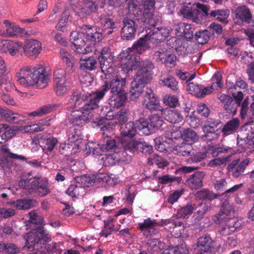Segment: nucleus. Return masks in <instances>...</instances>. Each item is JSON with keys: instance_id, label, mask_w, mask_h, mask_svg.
I'll list each match as a JSON object with an SVG mask.
<instances>
[{"instance_id": "f257e3e1", "label": "nucleus", "mask_w": 254, "mask_h": 254, "mask_svg": "<svg viewBox=\"0 0 254 254\" xmlns=\"http://www.w3.org/2000/svg\"><path fill=\"white\" fill-rule=\"evenodd\" d=\"M120 56L121 66L125 73H128L138 66L134 79L146 85L151 81L154 68V65L151 61L146 59L141 61L139 55L128 52H123Z\"/></svg>"}, {"instance_id": "f03ea898", "label": "nucleus", "mask_w": 254, "mask_h": 254, "mask_svg": "<svg viewBox=\"0 0 254 254\" xmlns=\"http://www.w3.org/2000/svg\"><path fill=\"white\" fill-rule=\"evenodd\" d=\"M28 214L29 222L38 226L24 236L26 244L30 251L39 250L42 248L43 245L51 241V236L44 229L43 226L46 225V223L42 214L37 210H32Z\"/></svg>"}, {"instance_id": "7ed1b4c3", "label": "nucleus", "mask_w": 254, "mask_h": 254, "mask_svg": "<svg viewBox=\"0 0 254 254\" xmlns=\"http://www.w3.org/2000/svg\"><path fill=\"white\" fill-rule=\"evenodd\" d=\"M45 67L42 64L35 66H25L16 72V77L18 83L24 87L36 86L39 88L45 87L49 78L46 74Z\"/></svg>"}, {"instance_id": "20e7f679", "label": "nucleus", "mask_w": 254, "mask_h": 254, "mask_svg": "<svg viewBox=\"0 0 254 254\" xmlns=\"http://www.w3.org/2000/svg\"><path fill=\"white\" fill-rule=\"evenodd\" d=\"M104 95L100 88L91 93H86L84 104L79 110L72 112L69 117L70 122L78 125L89 122L93 118V111L99 107V102Z\"/></svg>"}, {"instance_id": "39448f33", "label": "nucleus", "mask_w": 254, "mask_h": 254, "mask_svg": "<svg viewBox=\"0 0 254 254\" xmlns=\"http://www.w3.org/2000/svg\"><path fill=\"white\" fill-rule=\"evenodd\" d=\"M127 2L128 11L135 19L143 23L154 25L155 0H145L143 11L142 0H127Z\"/></svg>"}, {"instance_id": "423d86ee", "label": "nucleus", "mask_w": 254, "mask_h": 254, "mask_svg": "<svg viewBox=\"0 0 254 254\" xmlns=\"http://www.w3.org/2000/svg\"><path fill=\"white\" fill-rule=\"evenodd\" d=\"M20 188L25 189L29 194H35L41 197H45L52 191L47 179H41L39 176H32L21 179L18 182Z\"/></svg>"}, {"instance_id": "0eeeda50", "label": "nucleus", "mask_w": 254, "mask_h": 254, "mask_svg": "<svg viewBox=\"0 0 254 254\" xmlns=\"http://www.w3.org/2000/svg\"><path fill=\"white\" fill-rule=\"evenodd\" d=\"M101 71L105 74L106 79H111L113 74H116V65L114 56L108 47H104L98 57Z\"/></svg>"}, {"instance_id": "6e6552de", "label": "nucleus", "mask_w": 254, "mask_h": 254, "mask_svg": "<svg viewBox=\"0 0 254 254\" xmlns=\"http://www.w3.org/2000/svg\"><path fill=\"white\" fill-rule=\"evenodd\" d=\"M121 145L122 147L120 149L127 155H128V153L133 154L135 152H140L145 155H150L153 151L152 145L148 144L145 142L141 141L140 140H124L122 141Z\"/></svg>"}, {"instance_id": "1a4fd4ad", "label": "nucleus", "mask_w": 254, "mask_h": 254, "mask_svg": "<svg viewBox=\"0 0 254 254\" xmlns=\"http://www.w3.org/2000/svg\"><path fill=\"white\" fill-rule=\"evenodd\" d=\"M112 77H113L112 80L106 81L104 84L100 87L104 95L109 90L111 93H127L126 78L123 77L119 74H113Z\"/></svg>"}, {"instance_id": "9d476101", "label": "nucleus", "mask_w": 254, "mask_h": 254, "mask_svg": "<svg viewBox=\"0 0 254 254\" xmlns=\"http://www.w3.org/2000/svg\"><path fill=\"white\" fill-rule=\"evenodd\" d=\"M111 126L109 123L101 127V130L104 132L98 145L100 146V150L102 152L113 151L118 152L117 149L119 148V145L117 144L116 140L109 136L107 132H105V131L108 132Z\"/></svg>"}, {"instance_id": "9b49d317", "label": "nucleus", "mask_w": 254, "mask_h": 254, "mask_svg": "<svg viewBox=\"0 0 254 254\" xmlns=\"http://www.w3.org/2000/svg\"><path fill=\"white\" fill-rule=\"evenodd\" d=\"M131 19L127 17L123 19V26L121 29V34L123 40H130L134 38L136 29L138 27L137 20Z\"/></svg>"}, {"instance_id": "f8f14e48", "label": "nucleus", "mask_w": 254, "mask_h": 254, "mask_svg": "<svg viewBox=\"0 0 254 254\" xmlns=\"http://www.w3.org/2000/svg\"><path fill=\"white\" fill-rule=\"evenodd\" d=\"M253 14L250 8L246 5H242L236 8L234 12V20L238 25H243L244 23L250 24Z\"/></svg>"}, {"instance_id": "ddd939ff", "label": "nucleus", "mask_w": 254, "mask_h": 254, "mask_svg": "<svg viewBox=\"0 0 254 254\" xmlns=\"http://www.w3.org/2000/svg\"><path fill=\"white\" fill-rule=\"evenodd\" d=\"M70 41L72 44V50L77 54H86L91 52V49L88 46H86L85 40L80 36L77 31H72L70 33Z\"/></svg>"}, {"instance_id": "4468645a", "label": "nucleus", "mask_w": 254, "mask_h": 254, "mask_svg": "<svg viewBox=\"0 0 254 254\" xmlns=\"http://www.w3.org/2000/svg\"><path fill=\"white\" fill-rule=\"evenodd\" d=\"M250 158H247L240 162V159H235L230 163L227 167V172L234 178H238L244 172L250 162Z\"/></svg>"}, {"instance_id": "2eb2a0df", "label": "nucleus", "mask_w": 254, "mask_h": 254, "mask_svg": "<svg viewBox=\"0 0 254 254\" xmlns=\"http://www.w3.org/2000/svg\"><path fill=\"white\" fill-rule=\"evenodd\" d=\"M142 103L145 109L150 111L159 110V101L150 88H146Z\"/></svg>"}, {"instance_id": "dca6fc26", "label": "nucleus", "mask_w": 254, "mask_h": 254, "mask_svg": "<svg viewBox=\"0 0 254 254\" xmlns=\"http://www.w3.org/2000/svg\"><path fill=\"white\" fill-rule=\"evenodd\" d=\"M205 176L204 171H196L188 177L185 184L191 190H198L203 186V180Z\"/></svg>"}, {"instance_id": "f3484780", "label": "nucleus", "mask_w": 254, "mask_h": 254, "mask_svg": "<svg viewBox=\"0 0 254 254\" xmlns=\"http://www.w3.org/2000/svg\"><path fill=\"white\" fill-rule=\"evenodd\" d=\"M42 50L41 43L35 39H30L23 46V50L25 55L33 59L36 58Z\"/></svg>"}, {"instance_id": "a211bd4d", "label": "nucleus", "mask_w": 254, "mask_h": 254, "mask_svg": "<svg viewBox=\"0 0 254 254\" xmlns=\"http://www.w3.org/2000/svg\"><path fill=\"white\" fill-rule=\"evenodd\" d=\"M242 227L241 221L236 218H231L225 225L220 226L219 232L223 236H227L239 231Z\"/></svg>"}, {"instance_id": "6ab92c4d", "label": "nucleus", "mask_w": 254, "mask_h": 254, "mask_svg": "<svg viewBox=\"0 0 254 254\" xmlns=\"http://www.w3.org/2000/svg\"><path fill=\"white\" fill-rule=\"evenodd\" d=\"M218 99L226 113L229 116H234L236 114L238 107V104L234 102V99L230 95L222 94L218 95Z\"/></svg>"}, {"instance_id": "aec40b11", "label": "nucleus", "mask_w": 254, "mask_h": 254, "mask_svg": "<svg viewBox=\"0 0 254 254\" xmlns=\"http://www.w3.org/2000/svg\"><path fill=\"white\" fill-rule=\"evenodd\" d=\"M213 243L210 236L203 235L197 239L195 250L199 254L210 253L213 249Z\"/></svg>"}, {"instance_id": "412c9836", "label": "nucleus", "mask_w": 254, "mask_h": 254, "mask_svg": "<svg viewBox=\"0 0 254 254\" xmlns=\"http://www.w3.org/2000/svg\"><path fill=\"white\" fill-rule=\"evenodd\" d=\"M0 50L5 53H8L12 56H14L19 53L20 51L23 50V45L19 41L2 40L0 42Z\"/></svg>"}, {"instance_id": "4be33fe9", "label": "nucleus", "mask_w": 254, "mask_h": 254, "mask_svg": "<svg viewBox=\"0 0 254 254\" xmlns=\"http://www.w3.org/2000/svg\"><path fill=\"white\" fill-rule=\"evenodd\" d=\"M81 28L85 38L92 42H99L106 36L104 32L98 31L97 28L90 25L84 24Z\"/></svg>"}, {"instance_id": "5701e85b", "label": "nucleus", "mask_w": 254, "mask_h": 254, "mask_svg": "<svg viewBox=\"0 0 254 254\" xmlns=\"http://www.w3.org/2000/svg\"><path fill=\"white\" fill-rule=\"evenodd\" d=\"M181 13L185 18L191 19L194 22L198 23L200 21L198 17L200 11L196 8L195 2L185 4L181 10Z\"/></svg>"}, {"instance_id": "b1692460", "label": "nucleus", "mask_w": 254, "mask_h": 254, "mask_svg": "<svg viewBox=\"0 0 254 254\" xmlns=\"http://www.w3.org/2000/svg\"><path fill=\"white\" fill-rule=\"evenodd\" d=\"M150 41V36L148 34H145L143 37L140 38L132 46V51L131 49L128 48L127 51L123 52H128L130 54H134L139 55L138 54H141L143 52L149 48L148 41Z\"/></svg>"}, {"instance_id": "393cba45", "label": "nucleus", "mask_w": 254, "mask_h": 254, "mask_svg": "<svg viewBox=\"0 0 254 254\" xmlns=\"http://www.w3.org/2000/svg\"><path fill=\"white\" fill-rule=\"evenodd\" d=\"M60 55L62 60L66 64V69L73 72L78 63L77 60L64 49L60 50Z\"/></svg>"}, {"instance_id": "a878e982", "label": "nucleus", "mask_w": 254, "mask_h": 254, "mask_svg": "<svg viewBox=\"0 0 254 254\" xmlns=\"http://www.w3.org/2000/svg\"><path fill=\"white\" fill-rule=\"evenodd\" d=\"M98 9V5L91 0H84L82 7L75 11L76 14L81 18H84L95 13Z\"/></svg>"}, {"instance_id": "bb28decb", "label": "nucleus", "mask_w": 254, "mask_h": 254, "mask_svg": "<svg viewBox=\"0 0 254 254\" xmlns=\"http://www.w3.org/2000/svg\"><path fill=\"white\" fill-rule=\"evenodd\" d=\"M169 30L165 27L155 28L153 33L149 35L150 41L154 44L163 41L169 36Z\"/></svg>"}, {"instance_id": "cd10ccee", "label": "nucleus", "mask_w": 254, "mask_h": 254, "mask_svg": "<svg viewBox=\"0 0 254 254\" xmlns=\"http://www.w3.org/2000/svg\"><path fill=\"white\" fill-rule=\"evenodd\" d=\"M109 99V104L113 108H119L125 105L127 100V93H111Z\"/></svg>"}, {"instance_id": "c85d7f7f", "label": "nucleus", "mask_w": 254, "mask_h": 254, "mask_svg": "<svg viewBox=\"0 0 254 254\" xmlns=\"http://www.w3.org/2000/svg\"><path fill=\"white\" fill-rule=\"evenodd\" d=\"M79 63L81 69L89 71L95 70L98 64L97 61L94 57L85 55L81 56Z\"/></svg>"}, {"instance_id": "c756f323", "label": "nucleus", "mask_w": 254, "mask_h": 254, "mask_svg": "<svg viewBox=\"0 0 254 254\" xmlns=\"http://www.w3.org/2000/svg\"><path fill=\"white\" fill-rule=\"evenodd\" d=\"M180 133L183 142L190 145L196 142L199 139V136L197 133L191 128H184Z\"/></svg>"}, {"instance_id": "7c9ffc66", "label": "nucleus", "mask_w": 254, "mask_h": 254, "mask_svg": "<svg viewBox=\"0 0 254 254\" xmlns=\"http://www.w3.org/2000/svg\"><path fill=\"white\" fill-rule=\"evenodd\" d=\"M0 116L1 119L9 123L18 124L21 120L20 115L14 113L7 108L0 106Z\"/></svg>"}, {"instance_id": "2f4dec72", "label": "nucleus", "mask_w": 254, "mask_h": 254, "mask_svg": "<svg viewBox=\"0 0 254 254\" xmlns=\"http://www.w3.org/2000/svg\"><path fill=\"white\" fill-rule=\"evenodd\" d=\"M146 84L137 82L134 79L131 83V87L129 90L130 98L131 100L137 99L145 91L144 87Z\"/></svg>"}, {"instance_id": "473e14b6", "label": "nucleus", "mask_w": 254, "mask_h": 254, "mask_svg": "<svg viewBox=\"0 0 254 254\" xmlns=\"http://www.w3.org/2000/svg\"><path fill=\"white\" fill-rule=\"evenodd\" d=\"M102 31L104 35H109L117 28L114 19L110 16H105L101 19Z\"/></svg>"}, {"instance_id": "72a5a7b5", "label": "nucleus", "mask_w": 254, "mask_h": 254, "mask_svg": "<svg viewBox=\"0 0 254 254\" xmlns=\"http://www.w3.org/2000/svg\"><path fill=\"white\" fill-rule=\"evenodd\" d=\"M218 196V194L207 189L197 191L194 195L195 198L197 200L211 202L212 200L217 198Z\"/></svg>"}, {"instance_id": "f704fd0d", "label": "nucleus", "mask_w": 254, "mask_h": 254, "mask_svg": "<svg viewBox=\"0 0 254 254\" xmlns=\"http://www.w3.org/2000/svg\"><path fill=\"white\" fill-rule=\"evenodd\" d=\"M72 125L69 127L68 130L67 131V135L68 136V141L71 143L75 142L80 139L81 136V132L79 129L78 125L73 124L69 120ZM82 125V124H81ZM81 126V125H80Z\"/></svg>"}, {"instance_id": "c9c22d12", "label": "nucleus", "mask_w": 254, "mask_h": 254, "mask_svg": "<svg viewBox=\"0 0 254 254\" xmlns=\"http://www.w3.org/2000/svg\"><path fill=\"white\" fill-rule=\"evenodd\" d=\"M194 206L195 214L199 219H202L204 215L212 208V203L210 201L200 202L196 206L195 205Z\"/></svg>"}, {"instance_id": "e433bc0d", "label": "nucleus", "mask_w": 254, "mask_h": 254, "mask_svg": "<svg viewBox=\"0 0 254 254\" xmlns=\"http://www.w3.org/2000/svg\"><path fill=\"white\" fill-rule=\"evenodd\" d=\"M85 99L86 93L83 94L76 90H73L70 96L69 102L71 104V106L77 107L83 103L84 104Z\"/></svg>"}, {"instance_id": "4c0bfd02", "label": "nucleus", "mask_w": 254, "mask_h": 254, "mask_svg": "<svg viewBox=\"0 0 254 254\" xmlns=\"http://www.w3.org/2000/svg\"><path fill=\"white\" fill-rule=\"evenodd\" d=\"M3 23L6 26V32L8 36L14 37L21 35L23 33V29L11 23L9 20H4Z\"/></svg>"}, {"instance_id": "58836bf2", "label": "nucleus", "mask_w": 254, "mask_h": 254, "mask_svg": "<svg viewBox=\"0 0 254 254\" xmlns=\"http://www.w3.org/2000/svg\"><path fill=\"white\" fill-rule=\"evenodd\" d=\"M121 134L123 136H127L132 138L136 132L134 123L129 122L127 124L121 125L120 127Z\"/></svg>"}, {"instance_id": "ea45409f", "label": "nucleus", "mask_w": 254, "mask_h": 254, "mask_svg": "<svg viewBox=\"0 0 254 254\" xmlns=\"http://www.w3.org/2000/svg\"><path fill=\"white\" fill-rule=\"evenodd\" d=\"M138 225L137 228L142 232H144V235L146 231H147L148 234L146 237H148L150 233L149 230L153 229L155 226H159V224L155 219L151 220L150 218H148L144 219L143 222L139 223Z\"/></svg>"}, {"instance_id": "a19ab883", "label": "nucleus", "mask_w": 254, "mask_h": 254, "mask_svg": "<svg viewBox=\"0 0 254 254\" xmlns=\"http://www.w3.org/2000/svg\"><path fill=\"white\" fill-rule=\"evenodd\" d=\"M165 118L170 123L176 124L182 121L183 116L180 111L173 109L167 111V114H165Z\"/></svg>"}, {"instance_id": "79ce46f5", "label": "nucleus", "mask_w": 254, "mask_h": 254, "mask_svg": "<svg viewBox=\"0 0 254 254\" xmlns=\"http://www.w3.org/2000/svg\"><path fill=\"white\" fill-rule=\"evenodd\" d=\"M57 143L58 140L56 137L50 136L42 139L41 147L45 153L48 154L53 150Z\"/></svg>"}, {"instance_id": "37998d69", "label": "nucleus", "mask_w": 254, "mask_h": 254, "mask_svg": "<svg viewBox=\"0 0 254 254\" xmlns=\"http://www.w3.org/2000/svg\"><path fill=\"white\" fill-rule=\"evenodd\" d=\"M18 252L19 249L15 244L0 242L1 254H17Z\"/></svg>"}, {"instance_id": "c03bdc74", "label": "nucleus", "mask_w": 254, "mask_h": 254, "mask_svg": "<svg viewBox=\"0 0 254 254\" xmlns=\"http://www.w3.org/2000/svg\"><path fill=\"white\" fill-rule=\"evenodd\" d=\"M239 125V120L238 118H234L227 123L222 128V131L225 135H228L236 130Z\"/></svg>"}, {"instance_id": "a18cd8bd", "label": "nucleus", "mask_w": 254, "mask_h": 254, "mask_svg": "<svg viewBox=\"0 0 254 254\" xmlns=\"http://www.w3.org/2000/svg\"><path fill=\"white\" fill-rule=\"evenodd\" d=\"M15 131L7 124H0V134L4 140H7L13 136L15 134Z\"/></svg>"}, {"instance_id": "49530a36", "label": "nucleus", "mask_w": 254, "mask_h": 254, "mask_svg": "<svg viewBox=\"0 0 254 254\" xmlns=\"http://www.w3.org/2000/svg\"><path fill=\"white\" fill-rule=\"evenodd\" d=\"M54 89L56 94L58 96H62L67 94L69 90L66 81H60L54 82Z\"/></svg>"}, {"instance_id": "de8ad7c7", "label": "nucleus", "mask_w": 254, "mask_h": 254, "mask_svg": "<svg viewBox=\"0 0 254 254\" xmlns=\"http://www.w3.org/2000/svg\"><path fill=\"white\" fill-rule=\"evenodd\" d=\"M211 34L209 30H200L195 33L194 38L198 44L203 45L209 41Z\"/></svg>"}, {"instance_id": "09e8293b", "label": "nucleus", "mask_w": 254, "mask_h": 254, "mask_svg": "<svg viewBox=\"0 0 254 254\" xmlns=\"http://www.w3.org/2000/svg\"><path fill=\"white\" fill-rule=\"evenodd\" d=\"M4 152H8V154L6 155L7 157L10 158L11 159L24 161L33 167L40 166V163L37 160L34 159L32 161H28L27 159L24 156L9 152L8 149H5Z\"/></svg>"}, {"instance_id": "8fccbe9b", "label": "nucleus", "mask_w": 254, "mask_h": 254, "mask_svg": "<svg viewBox=\"0 0 254 254\" xmlns=\"http://www.w3.org/2000/svg\"><path fill=\"white\" fill-rule=\"evenodd\" d=\"M136 129L137 128L139 131L145 135H148L150 131L149 129V123L145 118H141L136 120L134 123Z\"/></svg>"}, {"instance_id": "3c124183", "label": "nucleus", "mask_w": 254, "mask_h": 254, "mask_svg": "<svg viewBox=\"0 0 254 254\" xmlns=\"http://www.w3.org/2000/svg\"><path fill=\"white\" fill-rule=\"evenodd\" d=\"M202 129L204 133L202 137L206 140H214L219 137V134L217 132L218 129L202 127Z\"/></svg>"}, {"instance_id": "603ef678", "label": "nucleus", "mask_w": 254, "mask_h": 254, "mask_svg": "<svg viewBox=\"0 0 254 254\" xmlns=\"http://www.w3.org/2000/svg\"><path fill=\"white\" fill-rule=\"evenodd\" d=\"M94 176H92V175H84L76 177V181L80 185V187L83 188H89L94 185Z\"/></svg>"}, {"instance_id": "864d4df0", "label": "nucleus", "mask_w": 254, "mask_h": 254, "mask_svg": "<svg viewBox=\"0 0 254 254\" xmlns=\"http://www.w3.org/2000/svg\"><path fill=\"white\" fill-rule=\"evenodd\" d=\"M149 126L154 129H163L164 121L163 118L157 114H153L149 117Z\"/></svg>"}, {"instance_id": "5fc2aeb1", "label": "nucleus", "mask_w": 254, "mask_h": 254, "mask_svg": "<svg viewBox=\"0 0 254 254\" xmlns=\"http://www.w3.org/2000/svg\"><path fill=\"white\" fill-rule=\"evenodd\" d=\"M114 219L109 217L107 220H104V227L101 232V235L107 238L114 231Z\"/></svg>"}, {"instance_id": "6e6d98bb", "label": "nucleus", "mask_w": 254, "mask_h": 254, "mask_svg": "<svg viewBox=\"0 0 254 254\" xmlns=\"http://www.w3.org/2000/svg\"><path fill=\"white\" fill-rule=\"evenodd\" d=\"M176 150L179 156H189L192 151V147L190 144L183 142L181 145L176 146Z\"/></svg>"}, {"instance_id": "4d7b16f0", "label": "nucleus", "mask_w": 254, "mask_h": 254, "mask_svg": "<svg viewBox=\"0 0 254 254\" xmlns=\"http://www.w3.org/2000/svg\"><path fill=\"white\" fill-rule=\"evenodd\" d=\"M160 85L167 86L168 88L176 91L178 90V83L173 77L170 76L159 81Z\"/></svg>"}, {"instance_id": "13d9d810", "label": "nucleus", "mask_w": 254, "mask_h": 254, "mask_svg": "<svg viewBox=\"0 0 254 254\" xmlns=\"http://www.w3.org/2000/svg\"><path fill=\"white\" fill-rule=\"evenodd\" d=\"M2 78L0 80V88L1 92L2 93L10 92L13 88V84L11 81V79L7 75L2 77Z\"/></svg>"}, {"instance_id": "bf43d9fd", "label": "nucleus", "mask_w": 254, "mask_h": 254, "mask_svg": "<svg viewBox=\"0 0 254 254\" xmlns=\"http://www.w3.org/2000/svg\"><path fill=\"white\" fill-rule=\"evenodd\" d=\"M182 180L181 177H176L169 175H165L158 177V183L162 185H166L173 182L180 184Z\"/></svg>"}, {"instance_id": "052dcab7", "label": "nucleus", "mask_w": 254, "mask_h": 254, "mask_svg": "<svg viewBox=\"0 0 254 254\" xmlns=\"http://www.w3.org/2000/svg\"><path fill=\"white\" fill-rule=\"evenodd\" d=\"M55 107L56 105L55 104L43 106L39 108V109H38L37 111L32 112L31 113H30L29 116L35 117L48 114L52 112Z\"/></svg>"}, {"instance_id": "680f3d73", "label": "nucleus", "mask_w": 254, "mask_h": 254, "mask_svg": "<svg viewBox=\"0 0 254 254\" xmlns=\"http://www.w3.org/2000/svg\"><path fill=\"white\" fill-rule=\"evenodd\" d=\"M227 86L228 89L236 90L246 89L248 87V85L246 82L241 77L236 80L235 84L227 83Z\"/></svg>"}, {"instance_id": "e2e57ef3", "label": "nucleus", "mask_w": 254, "mask_h": 254, "mask_svg": "<svg viewBox=\"0 0 254 254\" xmlns=\"http://www.w3.org/2000/svg\"><path fill=\"white\" fill-rule=\"evenodd\" d=\"M155 142L156 143L155 147L158 151L161 152H166L171 150L170 144L162 139L161 140L160 139L156 138Z\"/></svg>"}, {"instance_id": "0e129e2a", "label": "nucleus", "mask_w": 254, "mask_h": 254, "mask_svg": "<svg viewBox=\"0 0 254 254\" xmlns=\"http://www.w3.org/2000/svg\"><path fill=\"white\" fill-rule=\"evenodd\" d=\"M187 90L190 94L199 97L201 90V85L197 83L190 82L188 84Z\"/></svg>"}, {"instance_id": "69168bd1", "label": "nucleus", "mask_w": 254, "mask_h": 254, "mask_svg": "<svg viewBox=\"0 0 254 254\" xmlns=\"http://www.w3.org/2000/svg\"><path fill=\"white\" fill-rule=\"evenodd\" d=\"M229 157L228 156L223 158H216L210 160L207 164V166L212 168L217 167L225 164L229 161Z\"/></svg>"}, {"instance_id": "338daca9", "label": "nucleus", "mask_w": 254, "mask_h": 254, "mask_svg": "<svg viewBox=\"0 0 254 254\" xmlns=\"http://www.w3.org/2000/svg\"><path fill=\"white\" fill-rule=\"evenodd\" d=\"M69 12L65 10L62 14L61 18L56 26V29L59 31H63V28L65 27L68 20Z\"/></svg>"}, {"instance_id": "774afa93", "label": "nucleus", "mask_w": 254, "mask_h": 254, "mask_svg": "<svg viewBox=\"0 0 254 254\" xmlns=\"http://www.w3.org/2000/svg\"><path fill=\"white\" fill-rule=\"evenodd\" d=\"M228 92L230 94H232L234 102H236L237 104H238V106L240 107L241 102L244 99V95L243 92L240 90L232 89H229Z\"/></svg>"}]
</instances>
